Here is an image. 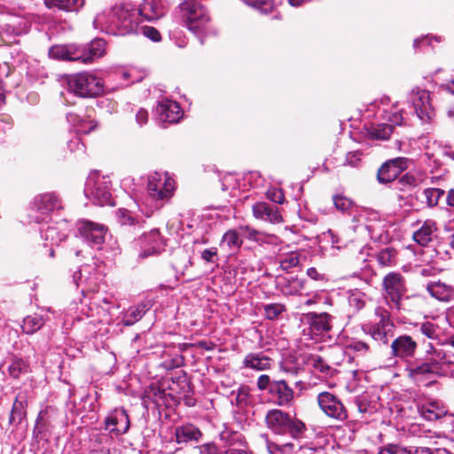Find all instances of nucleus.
<instances>
[{
  "instance_id": "1",
  "label": "nucleus",
  "mask_w": 454,
  "mask_h": 454,
  "mask_svg": "<svg viewBox=\"0 0 454 454\" xmlns=\"http://www.w3.org/2000/svg\"><path fill=\"white\" fill-rule=\"evenodd\" d=\"M141 18L137 10L129 5H116L108 12L98 13L93 21L95 28L108 34L126 35L137 33Z\"/></svg>"
},
{
  "instance_id": "2",
  "label": "nucleus",
  "mask_w": 454,
  "mask_h": 454,
  "mask_svg": "<svg viewBox=\"0 0 454 454\" xmlns=\"http://www.w3.org/2000/svg\"><path fill=\"white\" fill-rule=\"evenodd\" d=\"M175 182L167 173L155 172L149 176L145 204L149 207L150 215L160 209L174 193Z\"/></svg>"
},
{
  "instance_id": "3",
  "label": "nucleus",
  "mask_w": 454,
  "mask_h": 454,
  "mask_svg": "<svg viewBox=\"0 0 454 454\" xmlns=\"http://www.w3.org/2000/svg\"><path fill=\"white\" fill-rule=\"evenodd\" d=\"M67 81L69 90L81 98H95L105 92L103 80L90 72L71 74Z\"/></svg>"
},
{
  "instance_id": "4",
  "label": "nucleus",
  "mask_w": 454,
  "mask_h": 454,
  "mask_svg": "<svg viewBox=\"0 0 454 454\" xmlns=\"http://www.w3.org/2000/svg\"><path fill=\"white\" fill-rule=\"evenodd\" d=\"M374 321L363 325V331L374 340L387 344L394 336L395 325L390 312L382 306H378L374 311Z\"/></svg>"
},
{
  "instance_id": "5",
  "label": "nucleus",
  "mask_w": 454,
  "mask_h": 454,
  "mask_svg": "<svg viewBox=\"0 0 454 454\" xmlns=\"http://www.w3.org/2000/svg\"><path fill=\"white\" fill-rule=\"evenodd\" d=\"M406 293V281L401 273L390 272L383 278L382 297L390 309L400 310Z\"/></svg>"
},
{
  "instance_id": "6",
  "label": "nucleus",
  "mask_w": 454,
  "mask_h": 454,
  "mask_svg": "<svg viewBox=\"0 0 454 454\" xmlns=\"http://www.w3.org/2000/svg\"><path fill=\"white\" fill-rule=\"evenodd\" d=\"M180 11L187 28L193 32L205 28L210 20L206 8L196 0L184 1L180 4Z\"/></svg>"
},
{
  "instance_id": "7",
  "label": "nucleus",
  "mask_w": 454,
  "mask_h": 454,
  "mask_svg": "<svg viewBox=\"0 0 454 454\" xmlns=\"http://www.w3.org/2000/svg\"><path fill=\"white\" fill-rule=\"evenodd\" d=\"M111 182L106 177L98 174L89 176L84 192L95 204H111L112 194L110 192Z\"/></svg>"
},
{
  "instance_id": "8",
  "label": "nucleus",
  "mask_w": 454,
  "mask_h": 454,
  "mask_svg": "<svg viewBox=\"0 0 454 454\" xmlns=\"http://www.w3.org/2000/svg\"><path fill=\"white\" fill-rule=\"evenodd\" d=\"M61 208V201L55 193H43L36 196L29 206L30 222L41 223L48 215Z\"/></svg>"
},
{
  "instance_id": "9",
  "label": "nucleus",
  "mask_w": 454,
  "mask_h": 454,
  "mask_svg": "<svg viewBox=\"0 0 454 454\" xmlns=\"http://www.w3.org/2000/svg\"><path fill=\"white\" fill-rule=\"evenodd\" d=\"M317 402L321 411L328 418L345 421L348 419V411L340 397L334 394L323 391L317 396Z\"/></svg>"
},
{
  "instance_id": "10",
  "label": "nucleus",
  "mask_w": 454,
  "mask_h": 454,
  "mask_svg": "<svg viewBox=\"0 0 454 454\" xmlns=\"http://www.w3.org/2000/svg\"><path fill=\"white\" fill-rule=\"evenodd\" d=\"M136 246L139 247L138 258L145 259L160 254L164 251L166 243L159 230L153 229L142 234L136 241Z\"/></svg>"
},
{
  "instance_id": "11",
  "label": "nucleus",
  "mask_w": 454,
  "mask_h": 454,
  "mask_svg": "<svg viewBox=\"0 0 454 454\" xmlns=\"http://www.w3.org/2000/svg\"><path fill=\"white\" fill-rule=\"evenodd\" d=\"M411 163L412 160L406 157H396L385 161L378 169V182L385 184L395 181Z\"/></svg>"
},
{
  "instance_id": "12",
  "label": "nucleus",
  "mask_w": 454,
  "mask_h": 454,
  "mask_svg": "<svg viewBox=\"0 0 454 454\" xmlns=\"http://www.w3.org/2000/svg\"><path fill=\"white\" fill-rule=\"evenodd\" d=\"M410 101L417 116L423 122H428L435 116L428 90L419 88L413 89L410 93Z\"/></svg>"
},
{
  "instance_id": "13",
  "label": "nucleus",
  "mask_w": 454,
  "mask_h": 454,
  "mask_svg": "<svg viewBox=\"0 0 454 454\" xmlns=\"http://www.w3.org/2000/svg\"><path fill=\"white\" fill-rule=\"evenodd\" d=\"M269 395L272 402L280 407H289L294 400V391L285 380H273Z\"/></svg>"
},
{
  "instance_id": "14",
  "label": "nucleus",
  "mask_w": 454,
  "mask_h": 454,
  "mask_svg": "<svg viewBox=\"0 0 454 454\" xmlns=\"http://www.w3.org/2000/svg\"><path fill=\"white\" fill-rule=\"evenodd\" d=\"M390 348L393 356L400 359H410L415 356L418 344L411 336L403 334L392 341Z\"/></svg>"
},
{
  "instance_id": "15",
  "label": "nucleus",
  "mask_w": 454,
  "mask_h": 454,
  "mask_svg": "<svg viewBox=\"0 0 454 454\" xmlns=\"http://www.w3.org/2000/svg\"><path fill=\"white\" fill-rule=\"evenodd\" d=\"M267 427L278 434H285L291 423V416L279 409L270 410L265 416Z\"/></svg>"
},
{
  "instance_id": "16",
  "label": "nucleus",
  "mask_w": 454,
  "mask_h": 454,
  "mask_svg": "<svg viewBox=\"0 0 454 454\" xmlns=\"http://www.w3.org/2000/svg\"><path fill=\"white\" fill-rule=\"evenodd\" d=\"M78 232L92 244L100 245L105 240L106 229L104 225L88 220H81L77 223Z\"/></svg>"
},
{
  "instance_id": "17",
  "label": "nucleus",
  "mask_w": 454,
  "mask_h": 454,
  "mask_svg": "<svg viewBox=\"0 0 454 454\" xmlns=\"http://www.w3.org/2000/svg\"><path fill=\"white\" fill-rule=\"evenodd\" d=\"M425 288L429 295L438 301L445 303L454 301V286L436 280L428 281Z\"/></svg>"
},
{
  "instance_id": "18",
  "label": "nucleus",
  "mask_w": 454,
  "mask_h": 454,
  "mask_svg": "<svg viewBox=\"0 0 454 454\" xmlns=\"http://www.w3.org/2000/svg\"><path fill=\"white\" fill-rule=\"evenodd\" d=\"M78 61L84 64L91 63L105 54L106 42L103 39H95L90 43L78 45Z\"/></svg>"
},
{
  "instance_id": "19",
  "label": "nucleus",
  "mask_w": 454,
  "mask_h": 454,
  "mask_svg": "<svg viewBox=\"0 0 454 454\" xmlns=\"http://www.w3.org/2000/svg\"><path fill=\"white\" fill-rule=\"evenodd\" d=\"M157 114L162 122L176 123L183 115L179 105L172 100H162L157 106Z\"/></svg>"
},
{
  "instance_id": "20",
  "label": "nucleus",
  "mask_w": 454,
  "mask_h": 454,
  "mask_svg": "<svg viewBox=\"0 0 454 454\" xmlns=\"http://www.w3.org/2000/svg\"><path fill=\"white\" fill-rule=\"evenodd\" d=\"M129 418L124 409H115L106 419V427L116 434L127 433L129 428Z\"/></svg>"
},
{
  "instance_id": "21",
  "label": "nucleus",
  "mask_w": 454,
  "mask_h": 454,
  "mask_svg": "<svg viewBox=\"0 0 454 454\" xmlns=\"http://www.w3.org/2000/svg\"><path fill=\"white\" fill-rule=\"evenodd\" d=\"M430 350L427 351V356L424 362H427L434 374L443 375L445 374L450 367V362L447 359L445 353L442 350L434 349L430 344Z\"/></svg>"
},
{
  "instance_id": "22",
  "label": "nucleus",
  "mask_w": 454,
  "mask_h": 454,
  "mask_svg": "<svg viewBox=\"0 0 454 454\" xmlns=\"http://www.w3.org/2000/svg\"><path fill=\"white\" fill-rule=\"evenodd\" d=\"M437 224L434 220H426L412 235L413 240L421 247H427L436 237Z\"/></svg>"
},
{
  "instance_id": "23",
  "label": "nucleus",
  "mask_w": 454,
  "mask_h": 454,
  "mask_svg": "<svg viewBox=\"0 0 454 454\" xmlns=\"http://www.w3.org/2000/svg\"><path fill=\"white\" fill-rule=\"evenodd\" d=\"M309 328L316 335H320L332 329V316L328 313L310 312L306 315Z\"/></svg>"
},
{
  "instance_id": "24",
  "label": "nucleus",
  "mask_w": 454,
  "mask_h": 454,
  "mask_svg": "<svg viewBox=\"0 0 454 454\" xmlns=\"http://www.w3.org/2000/svg\"><path fill=\"white\" fill-rule=\"evenodd\" d=\"M253 215L257 219L268 221L271 223L283 222L282 215L277 207H270L265 202L255 203L253 207Z\"/></svg>"
},
{
  "instance_id": "25",
  "label": "nucleus",
  "mask_w": 454,
  "mask_h": 454,
  "mask_svg": "<svg viewBox=\"0 0 454 454\" xmlns=\"http://www.w3.org/2000/svg\"><path fill=\"white\" fill-rule=\"evenodd\" d=\"M419 411L425 419L434 421L443 418L447 414L448 410L441 401L432 400L420 404Z\"/></svg>"
},
{
  "instance_id": "26",
  "label": "nucleus",
  "mask_w": 454,
  "mask_h": 454,
  "mask_svg": "<svg viewBox=\"0 0 454 454\" xmlns=\"http://www.w3.org/2000/svg\"><path fill=\"white\" fill-rule=\"evenodd\" d=\"M407 375L416 382H424L432 376H435L432 367L427 362H417L411 364L406 368Z\"/></svg>"
},
{
  "instance_id": "27",
  "label": "nucleus",
  "mask_w": 454,
  "mask_h": 454,
  "mask_svg": "<svg viewBox=\"0 0 454 454\" xmlns=\"http://www.w3.org/2000/svg\"><path fill=\"white\" fill-rule=\"evenodd\" d=\"M51 59L67 61H78L79 51L77 44L55 45L49 51Z\"/></svg>"
},
{
  "instance_id": "28",
  "label": "nucleus",
  "mask_w": 454,
  "mask_h": 454,
  "mask_svg": "<svg viewBox=\"0 0 454 454\" xmlns=\"http://www.w3.org/2000/svg\"><path fill=\"white\" fill-rule=\"evenodd\" d=\"M139 18L144 17L146 20H158L164 14V9L159 0H144L137 10Z\"/></svg>"
},
{
  "instance_id": "29",
  "label": "nucleus",
  "mask_w": 454,
  "mask_h": 454,
  "mask_svg": "<svg viewBox=\"0 0 454 454\" xmlns=\"http://www.w3.org/2000/svg\"><path fill=\"white\" fill-rule=\"evenodd\" d=\"M271 364L272 359L262 352L249 353L243 360L244 367L256 371L269 370L271 367Z\"/></svg>"
},
{
  "instance_id": "30",
  "label": "nucleus",
  "mask_w": 454,
  "mask_h": 454,
  "mask_svg": "<svg viewBox=\"0 0 454 454\" xmlns=\"http://www.w3.org/2000/svg\"><path fill=\"white\" fill-rule=\"evenodd\" d=\"M175 436L177 443H187L192 441L198 442L201 436V431L192 424H186L176 427L175 429Z\"/></svg>"
},
{
  "instance_id": "31",
  "label": "nucleus",
  "mask_w": 454,
  "mask_h": 454,
  "mask_svg": "<svg viewBox=\"0 0 454 454\" xmlns=\"http://www.w3.org/2000/svg\"><path fill=\"white\" fill-rule=\"evenodd\" d=\"M67 120L76 129V132L79 134H89L97 127V122L93 119L81 117L75 113H68Z\"/></svg>"
},
{
  "instance_id": "32",
  "label": "nucleus",
  "mask_w": 454,
  "mask_h": 454,
  "mask_svg": "<svg viewBox=\"0 0 454 454\" xmlns=\"http://www.w3.org/2000/svg\"><path fill=\"white\" fill-rule=\"evenodd\" d=\"M27 396L20 392L17 395L10 415V423H20L26 415Z\"/></svg>"
},
{
  "instance_id": "33",
  "label": "nucleus",
  "mask_w": 454,
  "mask_h": 454,
  "mask_svg": "<svg viewBox=\"0 0 454 454\" xmlns=\"http://www.w3.org/2000/svg\"><path fill=\"white\" fill-rule=\"evenodd\" d=\"M48 8L58 7L67 12L77 11L84 4V0H44Z\"/></svg>"
},
{
  "instance_id": "34",
  "label": "nucleus",
  "mask_w": 454,
  "mask_h": 454,
  "mask_svg": "<svg viewBox=\"0 0 454 454\" xmlns=\"http://www.w3.org/2000/svg\"><path fill=\"white\" fill-rule=\"evenodd\" d=\"M393 133V127L387 123L372 125L368 129L370 137L378 140H387Z\"/></svg>"
},
{
  "instance_id": "35",
  "label": "nucleus",
  "mask_w": 454,
  "mask_h": 454,
  "mask_svg": "<svg viewBox=\"0 0 454 454\" xmlns=\"http://www.w3.org/2000/svg\"><path fill=\"white\" fill-rule=\"evenodd\" d=\"M304 288V280L298 278H290L285 279L281 286V292L285 295H298Z\"/></svg>"
},
{
  "instance_id": "36",
  "label": "nucleus",
  "mask_w": 454,
  "mask_h": 454,
  "mask_svg": "<svg viewBox=\"0 0 454 454\" xmlns=\"http://www.w3.org/2000/svg\"><path fill=\"white\" fill-rule=\"evenodd\" d=\"M301 258V253L299 251L283 254L279 257L280 268L285 271H289L299 265Z\"/></svg>"
},
{
  "instance_id": "37",
  "label": "nucleus",
  "mask_w": 454,
  "mask_h": 454,
  "mask_svg": "<svg viewBox=\"0 0 454 454\" xmlns=\"http://www.w3.org/2000/svg\"><path fill=\"white\" fill-rule=\"evenodd\" d=\"M307 364L315 371L323 373L325 376H332L333 374L334 370L317 355H310L308 356Z\"/></svg>"
},
{
  "instance_id": "38",
  "label": "nucleus",
  "mask_w": 454,
  "mask_h": 454,
  "mask_svg": "<svg viewBox=\"0 0 454 454\" xmlns=\"http://www.w3.org/2000/svg\"><path fill=\"white\" fill-rule=\"evenodd\" d=\"M45 240L51 241V245H59L65 240L67 234L62 232L59 225L49 226L43 234Z\"/></svg>"
},
{
  "instance_id": "39",
  "label": "nucleus",
  "mask_w": 454,
  "mask_h": 454,
  "mask_svg": "<svg viewBox=\"0 0 454 454\" xmlns=\"http://www.w3.org/2000/svg\"><path fill=\"white\" fill-rule=\"evenodd\" d=\"M43 325L42 317L34 315L27 316L23 320L22 330L27 334H33Z\"/></svg>"
},
{
  "instance_id": "40",
  "label": "nucleus",
  "mask_w": 454,
  "mask_h": 454,
  "mask_svg": "<svg viewBox=\"0 0 454 454\" xmlns=\"http://www.w3.org/2000/svg\"><path fill=\"white\" fill-rule=\"evenodd\" d=\"M426 203L429 207L438 205L440 199L445 194V192L440 188H426L423 192Z\"/></svg>"
},
{
  "instance_id": "41",
  "label": "nucleus",
  "mask_w": 454,
  "mask_h": 454,
  "mask_svg": "<svg viewBox=\"0 0 454 454\" xmlns=\"http://www.w3.org/2000/svg\"><path fill=\"white\" fill-rule=\"evenodd\" d=\"M144 315V307L130 308L129 310L124 314L121 323L125 326L133 325L135 323L139 321Z\"/></svg>"
},
{
  "instance_id": "42",
  "label": "nucleus",
  "mask_w": 454,
  "mask_h": 454,
  "mask_svg": "<svg viewBox=\"0 0 454 454\" xmlns=\"http://www.w3.org/2000/svg\"><path fill=\"white\" fill-rule=\"evenodd\" d=\"M221 245L227 247L229 249H238L242 245V239L239 237L236 231L230 230L223 236Z\"/></svg>"
},
{
  "instance_id": "43",
  "label": "nucleus",
  "mask_w": 454,
  "mask_h": 454,
  "mask_svg": "<svg viewBox=\"0 0 454 454\" xmlns=\"http://www.w3.org/2000/svg\"><path fill=\"white\" fill-rule=\"evenodd\" d=\"M286 310L282 303H270L263 305L264 317L269 320H276Z\"/></svg>"
},
{
  "instance_id": "44",
  "label": "nucleus",
  "mask_w": 454,
  "mask_h": 454,
  "mask_svg": "<svg viewBox=\"0 0 454 454\" xmlns=\"http://www.w3.org/2000/svg\"><path fill=\"white\" fill-rule=\"evenodd\" d=\"M395 252L393 248L386 247L376 254V260L383 267L392 266L394 264Z\"/></svg>"
},
{
  "instance_id": "45",
  "label": "nucleus",
  "mask_w": 454,
  "mask_h": 454,
  "mask_svg": "<svg viewBox=\"0 0 454 454\" xmlns=\"http://www.w3.org/2000/svg\"><path fill=\"white\" fill-rule=\"evenodd\" d=\"M419 332L430 340L439 339V326L430 321L422 322L419 325Z\"/></svg>"
},
{
  "instance_id": "46",
  "label": "nucleus",
  "mask_w": 454,
  "mask_h": 454,
  "mask_svg": "<svg viewBox=\"0 0 454 454\" xmlns=\"http://www.w3.org/2000/svg\"><path fill=\"white\" fill-rule=\"evenodd\" d=\"M333 200L335 208L343 214L348 213L354 206L353 200L343 195H334Z\"/></svg>"
},
{
  "instance_id": "47",
  "label": "nucleus",
  "mask_w": 454,
  "mask_h": 454,
  "mask_svg": "<svg viewBox=\"0 0 454 454\" xmlns=\"http://www.w3.org/2000/svg\"><path fill=\"white\" fill-rule=\"evenodd\" d=\"M27 364L22 359L14 360L9 366V372L12 377L17 379L21 373L27 372Z\"/></svg>"
},
{
  "instance_id": "48",
  "label": "nucleus",
  "mask_w": 454,
  "mask_h": 454,
  "mask_svg": "<svg viewBox=\"0 0 454 454\" xmlns=\"http://www.w3.org/2000/svg\"><path fill=\"white\" fill-rule=\"evenodd\" d=\"M117 217L119 220V223L121 225H135L136 223H139L138 221H137L130 214V212L124 210V209H119L117 212Z\"/></svg>"
},
{
  "instance_id": "49",
  "label": "nucleus",
  "mask_w": 454,
  "mask_h": 454,
  "mask_svg": "<svg viewBox=\"0 0 454 454\" xmlns=\"http://www.w3.org/2000/svg\"><path fill=\"white\" fill-rule=\"evenodd\" d=\"M198 454H220L219 448L215 442H207L195 447Z\"/></svg>"
},
{
  "instance_id": "50",
  "label": "nucleus",
  "mask_w": 454,
  "mask_h": 454,
  "mask_svg": "<svg viewBox=\"0 0 454 454\" xmlns=\"http://www.w3.org/2000/svg\"><path fill=\"white\" fill-rule=\"evenodd\" d=\"M348 303L350 307L356 309V310H360L365 305L364 295L360 293L352 294L348 297Z\"/></svg>"
},
{
  "instance_id": "51",
  "label": "nucleus",
  "mask_w": 454,
  "mask_h": 454,
  "mask_svg": "<svg viewBox=\"0 0 454 454\" xmlns=\"http://www.w3.org/2000/svg\"><path fill=\"white\" fill-rule=\"evenodd\" d=\"M267 198L278 204H283L285 201V195L281 189L271 188L266 192Z\"/></svg>"
},
{
  "instance_id": "52",
  "label": "nucleus",
  "mask_w": 454,
  "mask_h": 454,
  "mask_svg": "<svg viewBox=\"0 0 454 454\" xmlns=\"http://www.w3.org/2000/svg\"><path fill=\"white\" fill-rule=\"evenodd\" d=\"M363 157V153L361 151H354L349 152L346 155V162L345 164L350 167H358Z\"/></svg>"
},
{
  "instance_id": "53",
  "label": "nucleus",
  "mask_w": 454,
  "mask_h": 454,
  "mask_svg": "<svg viewBox=\"0 0 454 454\" xmlns=\"http://www.w3.org/2000/svg\"><path fill=\"white\" fill-rule=\"evenodd\" d=\"M250 389L247 386H242L238 389L236 403L238 405H247L248 403Z\"/></svg>"
},
{
  "instance_id": "54",
  "label": "nucleus",
  "mask_w": 454,
  "mask_h": 454,
  "mask_svg": "<svg viewBox=\"0 0 454 454\" xmlns=\"http://www.w3.org/2000/svg\"><path fill=\"white\" fill-rule=\"evenodd\" d=\"M406 448L396 444H387L380 449L379 454H406Z\"/></svg>"
},
{
  "instance_id": "55",
  "label": "nucleus",
  "mask_w": 454,
  "mask_h": 454,
  "mask_svg": "<svg viewBox=\"0 0 454 454\" xmlns=\"http://www.w3.org/2000/svg\"><path fill=\"white\" fill-rule=\"evenodd\" d=\"M305 430V425L303 422L300 420H294L291 418V423L288 427L287 433H290L291 434H298L302 433Z\"/></svg>"
},
{
  "instance_id": "56",
  "label": "nucleus",
  "mask_w": 454,
  "mask_h": 454,
  "mask_svg": "<svg viewBox=\"0 0 454 454\" xmlns=\"http://www.w3.org/2000/svg\"><path fill=\"white\" fill-rule=\"evenodd\" d=\"M272 381L273 380H270V378L269 375L262 374V375L259 376L256 385H257L258 389H260V390L267 389L268 393H270V389L272 385Z\"/></svg>"
},
{
  "instance_id": "57",
  "label": "nucleus",
  "mask_w": 454,
  "mask_h": 454,
  "mask_svg": "<svg viewBox=\"0 0 454 454\" xmlns=\"http://www.w3.org/2000/svg\"><path fill=\"white\" fill-rule=\"evenodd\" d=\"M240 230L250 240L261 241V233L256 230L249 227V226H240Z\"/></svg>"
},
{
  "instance_id": "58",
  "label": "nucleus",
  "mask_w": 454,
  "mask_h": 454,
  "mask_svg": "<svg viewBox=\"0 0 454 454\" xmlns=\"http://www.w3.org/2000/svg\"><path fill=\"white\" fill-rule=\"evenodd\" d=\"M349 348L352 350L356 351V352H360L362 354H365V353H368L370 351L369 345L366 342L362 341V340H353L349 344Z\"/></svg>"
},
{
  "instance_id": "59",
  "label": "nucleus",
  "mask_w": 454,
  "mask_h": 454,
  "mask_svg": "<svg viewBox=\"0 0 454 454\" xmlns=\"http://www.w3.org/2000/svg\"><path fill=\"white\" fill-rule=\"evenodd\" d=\"M142 32L146 37L154 42H159L160 40V34L153 27L145 26L142 27Z\"/></svg>"
},
{
  "instance_id": "60",
  "label": "nucleus",
  "mask_w": 454,
  "mask_h": 454,
  "mask_svg": "<svg viewBox=\"0 0 454 454\" xmlns=\"http://www.w3.org/2000/svg\"><path fill=\"white\" fill-rule=\"evenodd\" d=\"M149 119L148 112L145 108H139L136 113V121L139 126L147 123Z\"/></svg>"
},
{
  "instance_id": "61",
  "label": "nucleus",
  "mask_w": 454,
  "mask_h": 454,
  "mask_svg": "<svg viewBox=\"0 0 454 454\" xmlns=\"http://www.w3.org/2000/svg\"><path fill=\"white\" fill-rule=\"evenodd\" d=\"M217 254V249L215 247L205 249L201 253V258L206 261L207 262H212L214 261V258Z\"/></svg>"
},
{
  "instance_id": "62",
  "label": "nucleus",
  "mask_w": 454,
  "mask_h": 454,
  "mask_svg": "<svg viewBox=\"0 0 454 454\" xmlns=\"http://www.w3.org/2000/svg\"><path fill=\"white\" fill-rule=\"evenodd\" d=\"M399 183L403 186H415L416 185V178L414 176L407 173L402 176L399 178Z\"/></svg>"
},
{
  "instance_id": "63",
  "label": "nucleus",
  "mask_w": 454,
  "mask_h": 454,
  "mask_svg": "<svg viewBox=\"0 0 454 454\" xmlns=\"http://www.w3.org/2000/svg\"><path fill=\"white\" fill-rule=\"evenodd\" d=\"M386 118L390 122L389 125H392L393 128L394 126L401 125L403 121L402 114L397 112L389 114Z\"/></svg>"
},
{
  "instance_id": "64",
  "label": "nucleus",
  "mask_w": 454,
  "mask_h": 454,
  "mask_svg": "<svg viewBox=\"0 0 454 454\" xmlns=\"http://www.w3.org/2000/svg\"><path fill=\"white\" fill-rule=\"evenodd\" d=\"M406 451V454H431L432 450L427 447H410Z\"/></svg>"
}]
</instances>
